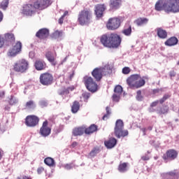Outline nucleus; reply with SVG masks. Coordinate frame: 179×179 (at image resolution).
I'll use <instances>...</instances> for the list:
<instances>
[{"mask_svg": "<svg viewBox=\"0 0 179 179\" xmlns=\"http://www.w3.org/2000/svg\"><path fill=\"white\" fill-rule=\"evenodd\" d=\"M106 10V6L103 4H98L95 6V14L96 17H101L103 12Z\"/></svg>", "mask_w": 179, "mask_h": 179, "instance_id": "5701e85b", "label": "nucleus"}, {"mask_svg": "<svg viewBox=\"0 0 179 179\" xmlns=\"http://www.w3.org/2000/svg\"><path fill=\"white\" fill-rule=\"evenodd\" d=\"M171 97V95L170 94H165L164 96L159 100L160 104H163L166 100H168V99H170Z\"/></svg>", "mask_w": 179, "mask_h": 179, "instance_id": "79ce46f5", "label": "nucleus"}, {"mask_svg": "<svg viewBox=\"0 0 179 179\" xmlns=\"http://www.w3.org/2000/svg\"><path fill=\"white\" fill-rule=\"evenodd\" d=\"M44 171V168L43 167H39L37 169V173L38 174H41Z\"/></svg>", "mask_w": 179, "mask_h": 179, "instance_id": "13d9d810", "label": "nucleus"}, {"mask_svg": "<svg viewBox=\"0 0 179 179\" xmlns=\"http://www.w3.org/2000/svg\"><path fill=\"white\" fill-rule=\"evenodd\" d=\"M17 99H16L13 96H10V99L9 100V104H10V106H14V104H17Z\"/></svg>", "mask_w": 179, "mask_h": 179, "instance_id": "a19ab883", "label": "nucleus"}, {"mask_svg": "<svg viewBox=\"0 0 179 179\" xmlns=\"http://www.w3.org/2000/svg\"><path fill=\"white\" fill-rule=\"evenodd\" d=\"M169 13H178L179 12V0H167Z\"/></svg>", "mask_w": 179, "mask_h": 179, "instance_id": "9d476101", "label": "nucleus"}, {"mask_svg": "<svg viewBox=\"0 0 179 179\" xmlns=\"http://www.w3.org/2000/svg\"><path fill=\"white\" fill-rule=\"evenodd\" d=\"M115 94L121 96L122 94V87L121 85H117L114 89Z\"/></svg>", "mask_w": 179, "mask_h": 179, "instance_id": "58836bf2", "label": "nucleus"}, {"mask_svg": "<svg viewBox=\"0 0 179 179\" xmlns=\"http://www.w3.org/2000/svg\"><path fill=\"white\" fill-rule=\"evenodd\" d=\"M78 145V143L76 142H73L72 144H71V148H76V145Z\"/></svg>", "mask_w": 179, "mask_h": 179, "instance_id": "680f3d73", "label": "nucleus"}, {"mask_svg": "<svg viewBox=\"0 0 179 179\" xmlns=\"http://www.w3.org/2000/svg\"><path fill=\"white\" fill-rule=\"evenodd\" d=\"M40 83L43 86H50L54 82V76L49 72L41 73L39 77Z\"/></svg>", "mask_w": 179, "mask_h": 179, "instance_id": "0eeeda50", "label": "nucleus"}, {"mask_svg": "<svg viewBox=\"0 0 179 179\" xmlns=\"http://www.w3.org/2000/svg\"><path fill=\"white\" fill-rule=\"evenodd\" d=\"M106 114H105L102 117V120H103V121L108 120V118H110V115H111V110L110 109V107L107 106L106 108Z\"/></svg>", "mask_w": 179, "mask_h": 179, "instance_id": "c9c22d12", "label": "nucleus"}, {"mask_svg": "<svg viewBox=\"0 0 179 179\" xmlns=\"http://www.w3.org/2000/svg\"><path fill=\"white\" fill-rule=\"evenodd\" d=\"M36 5L35 3L34 4H24L22 7V13L23 15H26V16H32L36 13Z\"/></svg>", "mask_w": 179, "mask_h": 179, "instance_id": "ddd939ff", "label": "nucleus"}, {"mask_svg": "<svg viewBox=\"0 0 179 179\" xmlns=\"http://www.w3.org/2000/svg\"><path fill=\"white\" fill-rule=\"evenodd\" d=\"M36 37L39 40H47L50 37V29L41 28L36 33Z\"/></svg>", "mask_w": 179, "mask_h": 179, "instance_id": "dca6fc26", "label": "nucleus"}, {"mask_svg": "<svg viewBox=\"0 0 179 179\" xmlns=\"http://www.w3.org/2000/svg\"><path fill=\"white\" fill-rule=\"evenodd\" d=\"M83 97L85 99V101H87V100H89V99L90 98V93L89 92H84L83 94Z\"/></svg>", "mask_w": 179, "mask_h": 179, "instance_id": "09e8293b", "label": "nucleus"}, {"mask_svg": "<svg viewBox=\"0 0 179 179\" xmlns=\"http://www.w3.org/2000/svg\"><path fill=\"white\" fill-rule=\"evenodd\" d=\"M4 39L6 41V43H9L10 44H12L13 43H15L16 41V38L15 37V34L13 33H6L4 34Z\"/></svg>", "mask_w": 179, "mask_h": 179, "instance_id": "bb28decb", "label": "nucleus"}, {"mask_svg": "<svg viewBox=\"0 0 179 179\" xmlns=\"http://www.w3.org/2000/svg\"><path fill=\"white\" fill-rule=\"evenodd\" d=\"M148 22L149 19L146 17H139L134 21V23L137 26H144V24H148Z\"/></svg>", "mask_w": 179, "mask_h": 179, "instance_id": "c756f323", "label": "nucleus"}, {"mask_svg": "<svg viewBox=\"0 0 179 179\" xmlns=\"http://www.w3.org/2000/svg\"><path fill=\"white\" fill-rule=\"evenodd\" d=\"M99 131V127L94 124H91L90 127L83 126L76 127L73 130V135H90V134H94Z\"/></svg>", "mask_w": 179, "mask_h": 179, "instance_id": "20e7f679", "label": "nucleus"}, {"mask_svg": "<svg viewBox=\"0 0 179 179\" xmlns=\"http://www.w3.org/2000/svg\"><path fill=\"white\" fill-rule=\"evenodd\" d=\"M141 159H142L144 162H146V161L149 160L150 158L149 157L148 155H143V157H141Z\"/></svg>", "mask_w": 179, "mask_h": 179, "instance_id": "4d7b16f0", "label": "nucleus"}, {"mask_svg": "<svg viewBox=\"0 0 179 179\" xmlns=\"http://www.w3.org/2000/svg\"><path fill=\"white\" fill-rule=\"evenodd\" d=\"M26 108H33L34 107V101H29L25 104Z\"/></svg>", "mask_w": 179, "mask_h": 179, "instance_id": "37998d69", "label": "nucleus"}, {"mask_svg": "<svg viewBox=\"0 0 179 179\" xmlns=\"http://www.w3.org/2000/svg\"><path fill=\"white\" fill-rule=\"evenodd\" d=\"M176 75H177V73L174 71H171L169 72L170 78H174L176 76Z\"/></svg>", "mask_w": 179, "mask_h": 179, "instance_id": "5fc2aeb1", "label": "nucleus"}, {"mask_svg": "<svg viewBox=\"0 0 179 179\" xmlns=\"http://www.w3.org/2000/svg\"><path fill=\"white\" fill-rule=\"evenodd\" d=\"M5 38L3 36H0V48H2L3 47V44H5Z\"/></svg>", "mask_w": 179, "mask_h": 179, "instance_id": "603ef678", "label": "nucleus"}, {"mask_svg": "<svg viewBox=\"0 0 179 179\" xmlns=\"http://www.w3.org/2000/svg\"><path fill=\"white\" fill-rule=\"evenodd\" d=\"M44 163L47 166H49L50 167L54 166L55 162H54V159L51 157H47L44 159Z\"/></svg>", "mask_w": 179, "mask_h": 179, "instance_id": "f704fd0d", "label": "nucleus"}, {"mask_svg": "<svg viewBox=\"0 0 179 179\" xmlns=\"http://www.w3.org/2000/svg\"><path fill=\"white\" fill-rule=\"evenodd\" d=\"M122 33L123 34H124V36H131V33H132V27H131V25H129L127 28H124Z\"/></svg>", "mask_w": 179, "mask_h": 179, "instance_id": "72a5a7b5", "label": "nucleus"}, {"mask_svg": "<svg viewBox=\"0 0 179 179\" xmlns=\"http://www.w3.org/2000/svg\"><path fill=\"white\" fill-rule=\"evenodd\" d=\"M167 0H159L155 4V10H158L159 12L161 10H165V12H167Z\"/></svg>", "mask_w": 179, "mask_h": 179, "instance_id": "f3484780", "label": "nucleus"}, {"mask_svg": "<svg viewBox=\"0 0 179 179\" xmlns=\"http://www.w3.org/2000/svg\"><path fill=\"white\" fill-rule=\"evenodd\" d=\"M117 138H121V136H120V135H117Z\"/></svg>", "mask_w": 179, "mask_h": 179, "instance_id": "69168bd1", "label": "nucleus"}, {"mask_svg": "<svg viewBox=\"0 0 179 179\" xmlns=\"http://www.w3.org/2000/svg\"><path fill=\"white\" fill-rule=\"evenodd\" d=\"M155 31L159 38H162V40L167 38V31L163 29V28L158 27L156 29Z\"/></svg>", "mask_w": 179, "mask_h": 179, "instance_id": "a878e982", "label": "nucleus"}, {"mask_svg": "<svg viewBox=\"0 0 179 179\" xmlns=\"http://www.w3.org/2000/svg\"><path fill=\"white\" fill-rule=\"evenodd\" d=\"M99 153H100V147L96 146L94 147L89 153V156H90V157H95V156H97V155H99Z\"/></svg>", "mask_w": 179, "mask_h": 179, "instance_id": "2f4dec72", "label": "nucleus"}, {"mask_svg": "<svg viewBox=\"0 0 179 179\" xmlns=\"http://www.w3.org/2000/svg\"><path fill=\"white\" fill-rule=\"evenodd\" d=\"M92 19V11L90 10H83L78 13V22L80 26H89Z\"/></svg>", "mask_w": 179, "mask_h": 179, "instance_id": "7ed1b4c3", "label": "nucleus"}, {"mask_svg": "<svg viewBox=\"0 0 179 179\" xmlns=\"http://www.w3.org/2000/svg\"><path fill=\"white\" fill-rule=\"evenodd\" d=\"M80 108V103H79V101H75L71 106V112L73 113V114H76V113L79 111Z\"/></svg>", "mask_w": 179, "mask_h": 179, "instance_id": "7c9ffc66", "label": "nucleus"}, {"mask_svg": "<svg viewBox=\"0 0 179 179\" xmlns=\"http://www.w3.org/2000/svg\"><path fill=\"white\" fill-rule=\"evenodd\" d=\"M34 3L38 10H44L52 3V0H36Z\"/></svg>", "mask_w": 179, "mask_h": 179, "instance_id": "f8f14e48", "label": "nucleus"}, {"mask_svg": "<svg viewBox=\"0 0 179 179\" xmlns=\"http://www.w3.org/2000/svg\"><path fill=\"white\" fill-rule=\"evenodd\" d=\"M5 96V92H0V97H3Z\"/></svg>", "mask_w": 179, "mask_h": 179, "instance_id": "e2e57ef3", "label": "nucleus"}, {"mask_svg": "<svg viewBox=\"0 0 179 179\" xmlns=\"http://www.w3.org/2000/svg\"><path fill=\"white\" fill-rule=\"evenodd\" d=\"M154 159L155 160H157V159H159V157H155Z\"/></svg>", "mask_w": 179, "mask_h": 179, "instance_id": "0e129e2a", "label": "nucleus"}, {"mask_svg": "<svg viewBox=\"0 0 179 179\" xmlns=\"http://www.w3.org/2000/svg\"><path fill=\"white\" fill-rule=\"evenodd\" d=\"M163 178L178 179L179 173L177 170H173L162 174Z\"/></svg>", "mask_w": 179, "mask_h": 179, "instance_id": "aec40b11", "label": "nucleus"}, {"mask_svg": "<svg viewBox=\"0 0 179 179\" xmlns=\"http://www.w3.org/2000/svg\"><path fill=\"white\" fill-rule=\"evenodd\" d=\"M137 95H136V99L138 101H142V99H143V97L142 96V91L141 90H138L136 92Z\"/></svg>", "mask_w": 179, "mask_h": 179, "instance_id": "a18cd8bd", "label": "nucleus"}, {"mask_svg": "<svg viewBox=\"0 0 179 179\" xmlns=\"http://www.w3.org/2000/svg\"><path fill=\"white\" fill-rule=\"evenodd\" d=\"M8 5H9V0H3L0 4V8L3 9V10H6Z\"/></svg>", "mask_w": 179, "mask_h": 179, "instance_id": "e433bc0d", "label": "nucleus"}, {"mask_svg": "<svg viewBox=\"0 0 179 179\" xmlns=\"http://www.w3.org/2000/svg\"><path fill=\"white\" fill-rule=\"evenodd\" d=\"M146 77H141V75L137 74V80L136 81V84H134V89H140V87H143L145 86L146 81H145Z\"/></svg>", "mask_w": 179, "mask_h": 179, "instance_id": "4be33fe9", "label": "nucleus"}, {"mask_svg": "<svg viewBox=\"0 0 179 179\" xmlns=\"http://www.w3.org/2000/svg\"><path fill=\"white\" fill-rule=\"evenodd\" d=\"M122 0H110L109 6L110 9H118Z\"/></svg>", "mask_w": 179, "mask_h": 179, "instance_id": "c85d7f7f", "label": "nucleus"}, {"mask_svg": "<svg viewBox=\"0 0 179 179\" xmlns=\"http://www.w3.org/2000/svg\"><path fill=\"white\" fill-rule=\"evenodd\" d=\"M121 95L118 94H115L113 95V101H116V103H118V101H120V98Z\"/></svg>", "mask_w": 179, "mask_h": 179, "instance_id": "de8ad7c7", "label": "nucleus"}, {"mask_svg": "<svg viewBox=\"0 0 179 179\" xmlns=\"http://www.w3.org/2000/svg\"><path fill=\"white\" fill-rule=\"evenodd\" d=\"M121 26V20L117 17L109 19L106 24L108 30H117Z\"/></svg>", "mask_w": 179, "mask_h": 179, "instance_id": "4468645a", "label": "nucleus"}, {"mask_svg": "<svg viewBox=\"0 0 179 179\" xmlns=\"http://www.w3.org/2000/svg\"><path fill=\"white\" fill-rule=\"evenodd\" d=\"M83 82L87 90H89V92L94 93L96 90H99V85H97L96 81H94V79H93V78L89 76H85L83 77Z\"/></svg>", "mask_w": 179, "mask_h": 179, "instance_id": "423d86ee", "label": "nucleus"}, {"mask_svg": "<svg viewBox=\"0 0 179 179\" xmlns=\"http://www.w3.org/2000/svg\"><path fill=\"white\" fill-rule=\"evenodd\" d=\"M62 37V31H55L52 34V38H59Z\"/></svg>", "mask_w": 179, "mask_h": 179, "instance_id": "4c0bfd02", "label": "nucleus"}, {"mask_svg": "<svg viewBox=\"0 0 179 179\" xmlns=\"http://www.w3.org/2000/svg\"><path fill=\"white\" fill-rule=\"evenodd\" d=\"M159 103H160V101H155L150 104V107H156Z\"/></svg>", "mask_w": 179, "mask_h": 179, "instance_id": "6e6d98bb", "label": "nucleus"}, {"mask_svg": "<svg viewBox=\"0 0 179 179\" xmlns=\"http://www.w3.org/2000/svg\"><path fill=\"white\" fill-rule=\"evenodd\" d=\"M73 89H74L73 87H69L66 89H64V90H63L61 92V94H65V93L68 94V93H69L70 90H71V92H72V90H73Z\"/></svg>", "mask_w": 179, "mask_h": 179, "instance_id": "8fccbe9b", "label": "nucleus"}, {"mask_svg": "<svg viewBox=\"0 0 179 179\" xmlns=\"http://www.w3.org/2000/svg\"><path fill=\"white\" fill-rule=\"evenodd\" d=\"M45 58L48 59V62H50V64L53 66H55V65H57V61H55V57H54V55L50 51H48L45 53Z\"/></svg>", "mask_w": 179, "mask_h": 179, "instance_id": "cd10ccee", "label": "nucleus"}, {"mask_svg": "<svg viewBox=\"0 0 179 179\" xmlns=\"http://www.w3.org/2000/svg\"><path fill=\"white\" fill-rule=\"evenodd\" d=\"M91 73L96 82H100L103 76H108L113 73V67L110 64H106L103 67H96Z\"/></svg>", "mask_w": 179, "mask_h": 179, "instance_id": "f03ea898", "label": "nucleus"}, {"mask_svg": "<svg viewBox=\"0 0 179 179\" xmlns=\"http://www.w3.org/2000/svg\"><path fill=\"white\" fill-rule=\"evenodd\" d=\"M3 20V13L0 11V23Z\"/></svg>", "mask_w": 179, "mask_h": 179, "instance_id": "bf43d9fd", "label": "nucleus"}, {"mask_svg": "<svg viewBox=\"0 0 179 179\" xmlns=\"http://www.w3.org/2000/svg\"><path fill=\"white\" fill-rule=\"evenodd\" d=\"M127 167H128V164L127 162L120 164L118 166V171L120 173H125V171H127Z\"/></svg>", "mask_w": 179, "mask_h": 179, "instance_id": "473e14b6", "label": "nucleus"}, {"mask_svg": "<svg viewBox=\"0 0 179 179\" xmlns=\"http://www.w3.org/2000/svg\"><path fill=\"white\" fill-rule=\"evenodd\" d=\"M64 167L66 170H71V169H73V166H72V164H67Z\"/></svg>", "mask_w": 179, "mask_h": 179, "instance_id": "864d4df0", "label": "nucleus"}, {"mask_svg": "<svg viewBox=\"0 0 179 179\" xmlns=\"http://www.w3.org/2000/svg\"><path fill=\"white\" fill-rule=\"evenodd\" d=\"M34 67L36 71H45L47 69V63L43 60H36L34 63Z\"/></svg>", "mask_w": 179, "mask_h": 179, "instance_id": "412c9836", "label": "nucleus"}, {"mask_svg": "<svg viewBox=\"0 0 179 179\" xmlns=\"http://www.w3.org/2000/svg\"><path fill=\"white\" fill-rule=\"evenodd\" d=\"M138 74H133L127 79V83L130 89H135L136 80H138Z\"/></svg>", "mask_w": 179, "mask_h": 179, "instance_id": "6ab92c4d", "label": "nucleus"}, {"mask_svg": "<svg viewBox=\"0 0 179 179\" xmlns=\"http://www.w3.org/2000/svg\"><path fill=\"white\" fill-rule=\"evenodd\" d=\"M100 43L106 48H118L121 45V37L117 34H106L100 37Z\"/></svg>", "mask_w": 179, "mask_h": 179, "instance_id": "f257e3e1", "label": "nucleus"}, {"mask_svg": "<svg viewBox=\"0 0 179 179\" xmlns=\"http://www.w3.org/2000/svg\"><path fill=\"white\" fill-rule=\"evenodd\" d=\"M38 122H40V118L34 115H27L25 118V125L30 128L37 127V125H38Z\"/></svg>", "mask_w": 179, "mask_h": 179, "instance_id": "6e6552de", "label": "nucleus"}, {"mask_svg": "<svg viewBox=\"0 0 179 179\" xmlns=\"http://www.w3.org/2000/svg\"><path fill=\"white\" fill-rule=\"evenodd\" d=\"M104 145L108 149H113V148H115V145H117V139L110 138L104 141Z\"/></svg>", "mask_w": 179, "mask_h": 179, "instance_id": "393cba45", "label": "nucleus"}, {"mask_svg": "<svg viewBox=\"0 0 179 179\" xmlns=\"http://www.w3.org/2000/svg\"><path fill=\"white\" fill-rule=\"evenodd\" d=\"M16 179H33L29 175L20 174L19 176L16 178Z\"/></svg>", "mask_w": 179, "mask_h": 179, "instance_id": "c03bdc74", "label": "nucleus"}, {"mask_svg": "<svg viewBox=\"0 0 179 179\" xmlns=\"http://www.w3.org/2000/svg\"><path fill=\"white\" fill-rule=\"evenodd\" d=\"M22 51V42L17 41L12 49H10L8 52V57H16L17 54H19Z\"/></svg>", "mask_w": 179, "mask_h": 179, "instance_id": "2eb2a0df", "label": "nucleus"}, {"mask_svg": "<svg viewBox=\"0 0 179 179\" xmlns=\"http://www.w3.org/2000/svg\"><path fill=\"white\" fill-rule=\"evenodd\" d=\"M129 72H131V69H129V67H124L122 69V73H124V75H128Z\"/></svg>", "mask_w": 179, "mask_h": 179, "instance_id": "3c124183", "label": "nucleus"}, {"mask_svg": "<svg viewBox=\"0 0 179 179\" xmlns=\"http://www.w3.org/2000/svg\"><path fill=\"white\" fill-rule=\"evenodd\" d=\"M115 135H128V130L124 129V122L122 120H117L115 126Z\"/></svg>", "mask_w": 179, "mask_h": 179, "instance_id": "1a4fd4ad", "label": "nucleus"}, {"mask_svg": "<svg viewBox=\"0 0 179 179\" xmlns=\"http://www.w3.org/2000/svg\"><path fill=\"white\" fill-rule=\"evenodd\" d=\"M29 69V62L24 59L17 61L13 66V71L18 73H24Z\"/></svg>", "mask_w": 179, "mask_h": 179, "instance_id": "39448f33", "label": "nucleus"}, {"mask_svg": "<svg viewBox=\"0 0 179 179\" xmlns=\"http://www.w3.org/2000/svg\"><path fill=\"white\" fill-rule=\"evenodd\" d=\"M67 15H68V11H65L64 14L62 15V17L59 19V24H62V23H64V19L65 16H66Z\"/></svg>", "mask_w": 179, "mask_h": 179, "instance_id": "49530a36", "label": "nucleus"}, {"mask_svg": "<svg viewBox=\"0 0 179 179\" xmlns=\"http://www.w3.org/2000/svg\"><path fill=\"white\" fill-rule=\"evenodd\" d=\"M2 156H3V151L0 149V160L2 159Z\"/></svg>", "mask_w": 179, "mask_h": 179, "instance_id": "052dcab7", "label": "nucleus"}, {"mask_svg": "<svg viewBox=\"0 0 179 179\" xmlns=\"http://www.w3.org/2000/svg\"><path fill=\"white\" fill-rule=\"evenodd\" d=\"M178 156V152L177 150L171 149L168 150L165 154L163 155L162 159L166 163L172 160H176V158Z\"/></svg>", "mask_w": 179, "mask_h": 179, "instance_id": "9b49d317", "label": "nucleus"}, {"mask_svg": "<svg viewBox=\"0 0 179 179\" xmlns=\"http://www.w3.org/2000/svg\"><path fill=\"white\" fill-rule=\"evenodd\" d=\"M169 113V106H164L159 110V114H167Z\"/></svg>", "mask_w": 179, "mask_h": 179, "instance_id": "ea45409f", "label": "nucleus"}, {"mask_svg": "<svg viewBox=\"0 0 179 179\" xmlns=\"http://www.w3.org/2000/svg\"><path fill=\"white\" fill-rule=\"evenodd\" d=\"M40 134L41 135H50L51 134V127H48V120H45L43 122L40 129Z\"/></svg>", "mask_w": 179, "mask_h": 179, "instance_id": "a211bd4d", "label": "nucleus"}, {"mask_svg": "<svg viewBox=\"0 0 179 179\" xmlns=\"http://www.w3.org/2000/svg\"><path fill=\"white\" fill-rule=\"evenodd\" d=\"M165 45L167 47H173V45H177L178 44V38L176 36H172L169 38H168L165 42H164Z\"/></svg>", "mask_w": 179, "mask_h": 179, "instance_id": "b1692460", "label": "nucleus"}]
</instances>
